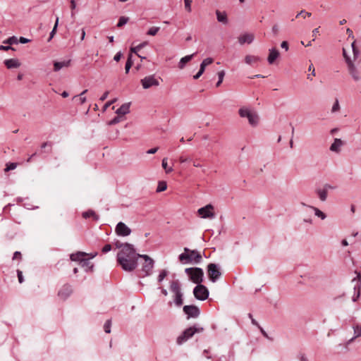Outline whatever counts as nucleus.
Segmentation results:
<instances>
[{"label": "nucleus", "mask_w": 361, "mask_h": 361, "mask_svg": "<svg viewBox=\"0 0 361 361\" xmlns=\"http://www.w3.org/2000/svg\"><path fill=\"white\" fill-rule=\"evenodd\" d=\"M183 252L178 256L179 261L183 264H200L202 260L201 253L197 250L185 247Z\"/></svg>", "instance_id": "1"}, {"label": "nucleus", "mask_w": 361, "mask_h": 361, "mask_svg": "<svg viewBox=\"0 0 361 361\" xmlns=\"http://www.w3.org/2000/svg\"><path fill=\"white\" fill-rule=\"evenodd\" d=\"M170 290L174 293V303L177 307H181L183 304V293L181 290V286L178 280H173L170 282Z\"/></svg>", "instance_id": "2"}, {"label": "nucleus", "mask_w": 361, "mask_h": 361, "mask_svg": "<svg viewBox=\"0 0 361 361\" xmlns=\"http://www.w3.org/2000/svg\"><path fill=\"white\" fill-rule=\"evenodd\" d=\"M185 272L188 275L190 280L197 285L201 284L203 281L204 271L199 267H190L185 269Z\"/></svg>", "instance_id": "3"}, {"label": "nucleus", "mask_w": 361, "mask_h": 361, "mask_svg": "<svg viewBox=\"0 0 361 361\" xmlns=\"http://www.w3.org/2000/svg\"><path fill=\"white\" fill-rule=\"evenodd\" d=\"M238 114L241 118H247L249 123L252 126H256L258 124L259 117L258 115L252 111L247 107H242L238 110Z\"/></svg>", "instance_id": "4"}, {"label": "nucleus", "mask_w": 361, "mask_h": 361, "mask_svg": "<svg viewBox=\"0 0 361 361\" xmlns=\"http://www.w3.org/2000/svg\"><path fill=\"white\" fill-rule=\"evenodd\" d=\"M204 331L203 327L190 326L186 329L180 336L177 338V343L180 345L191 338L195 333H200Z\"/></svg>", "instance_id": "5"}, {"label": "nucleus", "mask_w": 361, "mask_h": 361, "mask_svg": "<svg viewBox=\"0 0 361 361\" xmlns=\"http://www.w3.org/2000/svg\"><path fill=\"white\" fill-rule=\"evenodd\" d=\"M116 260L118 264L126 271H133L137 267V262H136V259L121 257L120 259H116Z\"/></svg>", "instance_id": "6"}, {"label": "nucleus", "mask_w": 361, "mask_h": 361, "mask_svg": "<svg viewBox=\"0 0 361 361\" xmlns=\"http://www.w3.org/2000/svg\"><path fill=\"white\" fill-rule=\"evenodd\" d=\"M193 294L196 299L203 301L208 298L209 293L205 286L199 284L194 288Z\"/></svg>", "instance_id": "7"}, {"label": "nucleus", "mask_w": 361, "mask_h": 361, "mask_svg": "<svg viewBox=\"0 0 361 361\" xmlns=\"http://www.w3.org/2000/svg\"><path fill=\"white\" fill-rule=\"evenodd\" d=\"M121 257L136 259V251L132 244L131 245H126V248L118 252L116 259H120Z\"/></svg>", "instance_id": "8"}, {"label": "nucleus", "mask_w": 361, "mask_h": 361, "mask_svg": "<svg viewBox=\"0 0 361 361\" xmlns=\"http://www.w3.org/2000/svg\"><path fill=\"white\" fill-rule=\"evenodd\" d=\"M207 274L209 279L212 282H216L221 276V272L217 264L210 263L207 265Z\"/></svg>", "instance_id": "9"}, {"label": "nucleus", "mask_w": 361, "mask_h": 361, "mask_svg": "<svg viewBox=\"0 0 361 361\" xmlns=\"http://www.w3.org/2000/svg\"><path fill=\"white\" fill-rule=\"evenodd\" d=\"M183 310L187 314L188 319L197 318L200 314V311L198 307L194 305H185Z\"/></svg>", "instance_id": "10"}, {"label": "nucleus", "mask_w": 361, "mask_h": 361, "mask_svg": "<svg viewBox=\"0 0 361 361\" xmlns=\"http://www.w3.org/2000/svg\"><path fill=\"white\" fill-rule=\"evenodd\" d=\"M141 84L144 89L150 88L152 86H158L159 82L154 75L145 77L141 80Z\"/></svg>", "instance_id": "11"}, {"label": "nucleus", "mask_w": 361, "mask_h": 361, "mask_svg": "<svg viewBox=\"0 0 361 361\" xmlns=\"http://www.w3.org/2000/svg\"><path fill=\"white\" fill-rule=\"evenodd\" d=\"M213 209L214 207L209 204L205 207L200 208L197 212L202 218H214V213L212 212Z\"/></svg>", "instance_id": "12"}, {"label": "nucleus", "mask_w": 361, "mask_h": 361, "mask_svg": "<svg viewBox=\"0 0 361 361\" xmlns=\"http://www.w3.org/2000/svg\"><path fill=\"white\" fill-rule=\"evenodd\" d=\"M115 231L119 236H128L131 233V229L121 221L117 224Z\"/></svg>", "instance_id": "13"}, {"label": "nucleus", "mask_w": 361, "mask_h": 361, "mask_svg": "<svg viewBox=\"0 0 361 361\" xmlns=\"http://www.w3.org/2000/svg\"><path fill=\"white\" fill-rule=\"evenodd\" d=\"M355 273L357 274V277L354 278L352 281H355L357 280L358 282H357V284L355 285V287H354L355 293H354V295L353 296V302L357 301V299L360 298V288H361V273L360 272H357V271H355Z\"/></svg>", "instance_id": "14"}, {"label": "nucleus", "mask_w": 361, "mask_h": 361, "mask_svg": "<svg viewBox=\"0 0 361 361\" xmlns=\"http://www.w3.org/2000/svg\"><path fill=\"white\" fill-rule=\"evenodd\" d=\"M353 329L354 331V336L350 339H349L344 345L343 347L348 350V346L352 343L357 338L361 336V324H355L353 326Z\"/></svg>", "instance_id": "15"}, {"label": "nucleus", "mask_w": 361, "mask_h": 361, "mask_svg": "<svg viewBox=\"0 0 361 361\" xmlns=\"http://www.w3.org/2000/svg\"><path fill=\"white\" fill-rule=\"evenodd\" d=\"M73 292L71 285L66 284L59 290L58 295L62 300L67 299Z\"/></svg>", "instance_id": "16"}, {"label": "nucleus", "mask_w": 361, "mask_h": 361, "mask_svg": "<svg viewBox=\"0 0 361 361\" xmlns=\"http://www.w3.org/2000/svg\"><path fill=\"white\" fill-rule=\"evenodd\" d=\"M213 62V59L212 58H207L202 61L200 64V70L196 75L193 76L195 80H197L204 72L205 68L207 66L211 64Z\"/></svg>", "instance_id": "17"}, {"label": "nucleus", "mask_w": 361, "mask_h": 361, "mask_svg": "<svg viewBox=\"0 0 361 361\" xmlns=\"http://www.w3.org/2000/svg\"><path fill=\"white\" fill-rule=\"evenodd\" d=\"M348 69L350 74L355 81H358L360 79L359 71L357 70L353 62L348 64Z\"/></svg>", "instance_id": "18"}, {"label": "nucleus", "mask_w": 361, "mask_h": 361, "mask_svg": "<svg viewBox=\"0 0 361 361\" xmlns=\"http://www.w3.org/2000/svg\"><path fill=\"white\" fill-rule=\"evenodd\" d=\"M4 63L7 68H18L20 66V63L17 59H10L4 61Z\"/></svg>", "instance_id": "19"}, {"label": "nucleus", "mask_w": 361, "mask_h": 361, "mask_svg": "<svg viewBox=\"0 0 361 361\" xmlns=\"http://www.w3.org/2000/svg\"><path fill=\"white\" fill-rule=\"evenodd\" d=\"M254 40V35L252 34H244L238 37V42L240 44L245 43L251 44Z\"/></svg>", "instance_id": "20"}, {"label": "nucleus", "mask_w": 361, "mask_h": 361, "mask_svg": "<svg viewBox=\"0 0 361 361\" xmlns=\"http://www.w3.org/2000/svg\"><path fill=\"white\" fill-rule=\"evenodd\" d=\"M279 56V51L277 49H276L274 48L269 49V54L267 58V61H268L269 63L273 64L274 63L275 60Z\"/></svg>", "instance_id": "21"}, {"label": "nucleus", "mask_w": 361, "mask_h": 361, "mask_svg": "<svg viewBox=\"0 0 361 361\" xmlns=\"http://www.w3.org/2000/svg\"><path fill=\"white\" fill-rule=\"evenodd\" d=\"M343 145V142L338 138H335L334 142L330 147V150L335 152H339L341 147Z\"/></svg>", "instance_id": "22"}, {"label": "nucleus", "mask_w": 361, "mask_h": 361, "mask_svg": "<svg viewBox=\"0 0 361 361\" xmlns=\"http://www.w3.org/2000/svg\"><path fill=\"white\" fill-rule=\"evenodd\" d=\"M71 63V60L63 61H55L54 63V71L57 72L60 71L63 67H68Z\"/></svg>", "instance_id": "23"}, {"label": "nucleus", "mask_w": 361, "mask_h": 361, "mask_svg": "<svg viewBox=\"0 0 361 361\" xmlns=\"http://www.w3.org/2000/svg\"><path fill=\"white\" fill-rule=\"evenodd\" d=\"M216 15L217 20L219 23H221L224 25H226L228 23V20L227 14L226 12H221L220 11L216 10Z\"/></svg>", "instance_id": "24"}, {"label": "nucleus", "mask_w": 361, "mask_h": 361, "mask_svg": "<svg viewBox=\"0 0 361 361\" xmlns=\"http://www.w3.org/2000/svg\"><path fill=\"white\" fill-rule=\"evenodd\" d=\"M154 267V260L152 259L145 262V264L142 267V271L145 272L146 275H149L151 274L152 269Z\"/></svg>", "instance_id": "25"}, {"label": "nucleus", "mask_w": 361, "mask_h": 361, "mask_svg": "<svg viewBox=\"0 0 361 361\" xmlns=\"http://www.w3.org/2000/svg\"><path fill=\"white\" fill-rule=\"evenodd\" d=\"M130 103H125L122 104L116 111V113L121 116V115H126L130 111Z\"/></svg>", "instance_id": "26"}, {"label": "nucleus", "mask_w": 361, "mask_h": 361, "mask_svg": "<svg viewBox=\"0 0 361 361\" xmlns=\"http://www.w3.org/2000/svg\"><path fill=\"white\" fill-rule=\"evenodd\" d=\"M82 268L85 269L86 271H92L94 265L90 262L88 259H84L80 260V263L79 264Z\"/></svg>", "instance_id": "27"}, {"label": "nucleus", "mask_w": 361, "mask_h": 361, "mask_svg": "<svg viewBox=\"0 0 361 361\" xmlns=\"http://www.w3.org/2000/svg\"><path fill=\"white\" fill-rule=\"evenodd\" d=\"M195 55V53L181 58V59L180 60V61L178 63V68L180 69H183L185 64L188 62H189L190 60H192V59L194 57Z\"/></svg>", "instance_id": "28"}, {"label": "nucleus", "mask_w": 361, "mask_h": 361, "mask_svg": "<svg viewBox=\"0 0 361 361\" xmlns=\"http://www.w3.org/2000/svg\"><path fill=\"white\" fill-rule=\"evenodd\" d=\"M87 255L86 252H78L76 253H73L71 255L70 258L72 261L79 262L80 263V260L83 259L82 257Z\"/></svg>", "instance_id": "29"}, {"label": "nucleus", "mask_w": 361, "mask_h": 361, "mask_svg": "<svg viewBox=\"0 0 361 361\" xmlns=\"http://www.w3.org/2000/svg\"><path fill=\"white\" fill-rule=\"evenodd\" d=\"M316 192L319 198V200L322 202H324L326 200L328 192L326 189H317Z\"/></svg>", "instance_id": "30"}, {"label": "nucleus", "mask_w": 361, "mask_h": 361, "mask_svg": "<svg viewBox=\"0 0 361 361\" xmlns=\"http://www.w3.org/2000/svg\"><path fill=\"white\" fill-rule=\"evenodd\" d=\"M82 217L85 219L92 217L95 221L99 219V216L92 209H89L87 212H83Z\"/></svg>", "instance_id": "31"}, {"label": "nucleus", "mask_w": 361, "mask_h": 361, "mask_svg": "<svg viewBox=\"0 0 361 361\" xmlns=\"http://www.w3.org/2000/svg\"><path fill=\"white\" fill-rule=\"evenodd\" d=\"M87 92V90H83L79 95H75L73 97V100L78 101L80 104H82L86 102V97L83 95Z\"/></svg>", "instance_id": "32"}, {"label": "nucleus", "mask_w": 361, "mask_h": 361, "mask_svg": "<svg viewBox=\"0 0 361 361\" xmlns=\"http://www.w3.org/2000/svg\"><path fill=\"white\" fill-rule=\"evenodd\" d=\"M310 207L314 211V214L317 216L319 217L322 220L326 219V214L323 212L319 210L318 208L312 207V206H310Z\"/></svg>", "instance_id": "33"}, {"label": "nucleus", "mask_w": 361, "mask_h": 361, "mask_svg": "<svg viewBox=\"0 0 361 361\" xmlns=\"http://www.w3.org/2000/svg\"><path fill=\"white\" fill-rule=\"evenodd\" d=\"M259 60V58L255 56L247 55L245 57V61L247 64H251L252 63H255Z\"/></svg>", "instance_id": "34"}, {"label": "nucleus", "mask_w": 361, "mask_h": 361, "mask_svg": "<svg viewBox=\"0 0 361 361\" xmlns=\"http://www.w3.org/2000/svg\"><path fill=\"white\" fill-rule=\"evenodd\" d=\"M132 54H129L127 61L126 63L125 71L126 73H128L131 66H133Z\"/></svg>", "instance_id": "35"}, {"label": "nucleus", "mask_w": 361, "mask_h": 361, "mask_svg": "<svg viewBox=\"0 0 361 361\" xmlns=\"http://www.w3.org/2000/svg\"><path fill=\"white\" fill-rule=\"evenodd\" d=\"M58 24H59V17H56L55 25H54L52 30L50 32L49 37L48 39V42H49L54 37V35L56 34V30H57Z\"/></svg>", "instance_id": "36"}, {"label": "nucleus", "mask_w": 361, "mask_h": 361, "mask_svg": "<svg viewBox=\"0 0 361 361\" xmlns=\"http://www.w3.org/2000/svg\"><path fill=\"white\" fill-rule=\"evenodd\" d=\"M47 147H49V149H48L47 151H44V152H47V153H51V152H52V142H44L42 143V145H41V149H45Z\"/></svg>", "instance_id": "37"}, {"label": "nucleus", "mask_w": 361, "mask_h": 361, "mask_svg": "<svg viewBox=\"0 0 361 361\" xmlns=\"http://www.w3.org/2000/svg\"><path fill=\"white\" fill-rule=\"evenodd\" d=\"M166 188H167L166 183L164 181H160V182H159V184H158V186L157 188V192H163V191L166 190Z\"/></svg>", "instance_id": "38"}, {"label": "nucleus", "mask_w": 361, "mask_h": 361, "mask_svg": "<svg viewBox=\"0 0 361 361\" xmlns=\"http://www.w3.org/2000/svg\"><path fill=\"white\" fill-rule=\"evenodd\" d=\"M128 20H129V18L128 17L121 16L118 20V22L117 23V27H121L123 25H126L128 23Z\"/></svg>", "instance_id": "39"}, {"label": "nucleus", "mask_w": 361, "mask_h": 361, "mask_svg": "<svg viewBox=\"0 0 361 361\" xmlns=\"http://www.w3.org/2000/svg\"><path fill=\"white\" fill-rule=\"evenodd\" d=\"M159 29H160L159 27H152L149 29L147 34L148 35L154 36L157 34Z\"/></svg>", "instance_id": "40"}, {"label": "nucleus", "mask_w": 361, "mask_h": 361, "mask_svg": "<svg viewBox=\"0 0 361 361\" xmlns=\"http://www.w3.org/2000/svg\"><path fill=\"white\" fill-rule=\"evenodd\" d=\"M224 75H225V72L224 71H221L218 73V77H219V80L218 82H216V87H219L221 85V84L223 82V80H224Z\"/></svg>", "instance_id": "41"}, {"label": "nucleus", "mask_w": 361, "mask_h": 361, "mask_svg": "<svg viewBox=\"0 0 361 361\" xmlns=\"http://www.w3.org/2000/svg\"><path fill=\"white\" fill-rule=\"evenodd\" d=\"M126 245H131V244L128 243H123L120 242L119 240H117L115 243L116 247L120 249V250H123L124 248H126Z\"/></svg>", "instance_id": "42"}, {"label": "nucleus", "mask_w": 361, "mask_h": 361, "mask_svg": "<svg viewBox=\"0 0 361 361\" xmlns=\"http://www.w3.org/2000/svg\"><path fill=\"white\" fill-rule=\"evenodd\" d=\"M111 320L108 319L104 325V330L106 334H109L111 332Z\"/></svg>", "instance_id": "43"}, {"label": "nucleus", "mask_w": 361, "mask_h": 361, "mask_svg": "<svg viewBox=\"0 0 361 361\" xmlns=\"http://www.w3.org/2000/svg\"><path fill=\"white\" fill-rule=\"evenodd\" d=\"M168 275V271L165 269L161 271L159 275L158 276V282L161 283L164 278Z\"/></svg>", "instance_id": "44"}, {"label": "nucleus", "mask_w": 361, "mask_h": 361, "mask_svg": "<svg viewBox=\"0 0 361 361\" xmlns=\"http://www.w3.org/2000/svg\"><path fill=\"white\" fill-rule=\"evenodd\" d=\"M162 167L165 169L166 173H170L173 171L172 168H168L167 159L164 158L161 163Z\"/></svg>", "instance_id": "45"}, {"label": "nucleus", "mask_w": 361, "mask_h": 361, "mask_svg": "<svg viewBox=\"0 0 361 361\" xmlns=\"http://www.w3.org/2000/svg\"><path fill=\"white\" fill-rule=\"evenodd\" d=\"M4 43H7L8 44H17L18 39L16 37L13 36L7 39L6 41H4Z\"/></svg>", "instance_id": "46"}, {"label": "nucleus", "mask_w": 361, "mask_h": 361, "mask_svg": "<svg viewBox=\"0 0 361 361\" xmlns=\"http://www.w3.org/2000/svg\"><path fill=\"white\" fill-rule=\"evenodd\" d=\"M121 121V117L118 115V116L114 117L112 120H111L108 124L109 126L115 125L119 123Z\"/></svg>", "instance_id": "47"}, {"label": "nucleus", "mask_w": 361, "mask_h": 361, "mask_svg": "<svg viewBox=\"0 0 361 361\" xmlns=\"http://www.w3.org/2000/svg\"><path fill=\"white\" fill-rule=\"evenodd\" d=\"M340 110V105H339V103H338V99H336L333 106H332V109H331V112L332 113H336L337 111H338Z\"/></svg>", "instance_id": "48"}, {"label": "nucleus", "mask_w": 361, "mask_h": 361, "mask_svg": "<svg viewBox=\"0 0 361 361\" xmlns=\"http://www.w3.org/2000/svg\"><path fill=\"white\" fill-rule=\"evenodd\" d=\"M17 166V163H9L8 164H6V167L5 169V171H11V170H13L16 168Z\"/></svg>", "instance_id": "49"}, {"label": "nucleus", "mask_w": 361, "mask_h": 361, "mask_svg": "<svg viewBox=\"0 0 361 361\" xmlns=\"http://www.w3.org/2000/svg\"><path fill=\"white\" fill-rule=\"evenodd\" d=\"M351 47L353 49L354 58L355 59L359 55V50L355 47V41L352 43Z\"/></svg>", "instance_id": "50"}, {"label": "nucleus", "mask_w": 361, "mask_h": 361, "mask_svg": "<svg viewBox=\"0 0 361 361\" xmlns=\"http://www.w3.org/2000/svg\"><path fill=\"white\" fill-rule=\"evenodd\" d=\"M138 258L144 259L145 262H147V261H148V260L152 259L151 257H149L147 255H140V254L136 253V262H137Z\"/></svg>", "instance_id": "51"}, {"label": "nucleus", "mask_w": 361, "mask_h": 361, "mask_svg": "<svg viewBox=\"0 0 361 361\" xmlns=\"http://www.w3.org/2000/svg\"><path fill=\"white\" fill-rule=\"evenodd\" d=\"M271 32H272L274 36L276 37L279 32V26L277 24H275L274 25H273V27L271 28Z\"/></svg>", "instance_id": "52"}, {"label": "nucleus", "mask_w": 361, "mask_h": 361, "mask_svg": "<svg viewBox=\"0 0 361 361\" xmlns=\"http://www.w3.org/2000/svg\"><path fill=\"white\" fill-rule=\"evenodd\" d=\"M343 57L345 60V62L348 64H349L350 63H352L353 61H351L350 58L349 56H348L347 53H346V51L345 49H343Z\"/></svg>", "instance_id": "53"}, {"label": "nucleus", "mask_w": 361, "mask_h": 361, "mask_svg": "<svg viewBox=\"0 0 361 361\" xmlns=\"http://www.w3.org/2000/svg\"><path fill=\"white\" fill-rule=\"evenodd\" d=\"M185 9L188 11H191V0H184Z\"/></svg>", "instance_id": "54"}, {"label": "nucleus", "mask_w": 361, "mask_h": 361, "mask_svg": "<svg viewBox=\"0 0 361 361\" xmlns=\"http://www.w3.org/2000/svg\"><path fill=\"white\" fill-rule=\"evenodd\" d=\"M116 102V99H114L111 101L107 102L104 106H103V111H105L110 105L115 103Z\"/></svg>", "instance_id": "55"}, {"label": "nucleus", "mask_w": 361, "mask_h": 361, "mask_svg": "<svg viewBox=\"0 0 361 361\" xmlns=\"http://www.w3.org/2000/svg\"><path fill=\"white\" fill-rule=\"evenodd\" d=\"M111 250V245L110 244H106L103 247L102 252L103 253H106V252H109Z\"/></svg>", "instance_id": "56"}, {"label": "nucleus", "mask_w": 361, "mask_h": 361, "mask_svg": "<svg viewBox=\"0 0 361 361\" xmlns=\"http://www.w3.org/2000/svg\"><path fill=\"white\" fill-rule=\"evenodd\" d=\"M248 317H249V318L251 319V322H252V324L253 325H255V326H257V327H259V323H258V322H257V321L253 318V317H252V314L249 313V314H248Z\"/></svg>", "instance_id": "57"}, {"label": "nucleus", "mask_w": 361, "mask_h": 361, "mask_svg": "<svg viewBox=\"0 0 361 361\" xmlns=\"http://www.w3.org/2000/svg\"><path fill=\"white\" fill-rule=\"evenodd\" d=\"M302 13H305V16L304 18H305L306 16H308V17H310L312 13H310V12H306L304 10L301 11L300 13H298L297 15H296V18H298L300 15H302Z\"/></svg>", "instance_id": "58"}, {"label": "nucleus", "mask_w": 361, "mask_h": 361, "mask_svg": "<svg viewBox=\"0 0 361 361\" xmlns=\"http://www.w3.org/2000/svg\"><path fill=\"white\" fill-rule=\"evenodd\" d=\"M18 278L20 283H22L23 282V273L21 271L18 270L17 271Z\"/></svg>", "instance_id": "59"}, {"label": "nucleus", "mask_w": 361, "mask_h": 361, "mask_svg": "<svg viewBox=\"0 0 361 361\" xmlns=\"http://www.w3.org/2000/svg\"><path fill=\"white\" fill-rule=\"evenodd\" d=\"M281 47L282 49H284L286 51L288 50V43L286 41H283L281 44Z\"/></svg>", "instance_id": "60"}, {"label": "nucleus", "mask_w": 361, "mask_h": 361, "mask_svg": "<svg viewBox=\"0 0 361 361\" xmlns=\"http://www.w3.org/2000/svg\"><path fill=\"white\" fill-rule=\"evenodd\" d=\"M9 49L13 50L14 49L11 46H4V45L0 46V50L8 51Z\"/></svg>", "instance_id": "61"}, {"label": "nucleus", "mask_w": 361, "mask_h": 361, "mask_svg": "<svg viewBox=\"0 0 361 361\" xmlns=\"http://www.w3.org/2000/svg\"><path fill=\"white\" fill-rule=\"evenodd\" d=\"M319 33V27H317L312 30V37H314L312 39V41L315 40V37H317V34Z\"/></svg>", "instance_id": "62"}, {"label": "nucleus", "mask_w": 361, "mask_h": 361, "mask_svg": "<svg viewBox=\"0 0 361 361\" xmlns=\"http://www.w3.org/2000/svg\"><path fill=\"white\" fill-rule=\"evenodd\" d=\"M158 149H159V147L152 148V149L147 150V153L150 154H155L158 151Z\"/></svg>", "instance_id": "63"}, {"label": "nucleus", "mask_w": 361, "mask_h": 361, "mask_svg": "<svg viewBox=\"0 0 361 361\" xmlns=\"http://www.w3.org/2000/svg\"><path fill=\"white\" fill-rule=\"evenodd\" d=\"M140 49V47H139V45H137V47H131L130 51L137 54V52L139 51Z\"/></svg>", "instance_id": "64"}]
</instances>
